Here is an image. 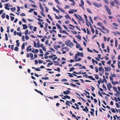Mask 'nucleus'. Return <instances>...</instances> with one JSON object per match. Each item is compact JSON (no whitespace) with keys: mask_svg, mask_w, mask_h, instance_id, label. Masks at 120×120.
<instances>
[{"mask_svg":"<svg viewBox=\"0 0 120 120\" xmlns=\"http://www.w3.org/2000/svg\"><path fill=\"white\" fill-rule=\"evenodd\" d=\"M35 9H33L32 8H31L29 11V12H32Z\"/></svg>","mask_w":120,"mask_h":120,"instance_id":"nucleus-61","label":"nucleus"},{"mask_svg":"<svg viewBox=\"0 0 120 120\" xmlns=\"http://www.w3.org/2000/svg\"><path fill=\"white\" fill-rule=\"evenodd\" d=\"M61 81L62 82H66L67 81V80L66 79H61Z\"/></svg>","mask_w":120,"mask_h":120,"instance_id":"nucleus-56","label":"nucleus"},{"mask_svg":"<svg viewBox=\"0 0 120 120\" xmlns=\"http://www.w3.org/2000/svg\"><path fill=\"white\" fill-rule=\"evenodd\" d=\"M71 31L72 33L74 34H77V32L75 31H74V32L73 31L71 30Z\"/></svg>","mask_w":120,"mask_h":120,"instance_id":"nucleus-59","label":"nucleus"},{"mask_svg":"<svg viewBox=\"0 0 120 120\" xmlns=\"http://www.w3.org/2000/svg\"><path fill=\"white\" fill-rule=\"evenodd\" d=\"M92 3L95 7L98 8H99V7H101L102 6L101 4H98L95 2H93Z\"/></svg>","mask_w":120,"mask_h":120,"instance_id":"nucleus-3","label":"nucleus"},{"mask_svg":"<svg viewBox=\"0 0 120 120\" xmlns=\"http://www.w3.org/2000/svg\"><path fill=\"white\" fill-rule=\"evenodd\" d=\"M80 2L82 5L83 6L84 5V2L82 0H81Z\"/></svg>","mask_w":120,"mask_h":120,"instance_id":"nucleus-55","label":"nucleus"},{"mask_svg":"<svg viewBox=\"0 0 120 120\" xmlns=\"http://www.w3.org/2000/svg\"><path fill=\"white\" fill-rule=\"evenodd\" d=\"M60 32V33H65V34H67L68 35H69V34L65 30H59Z\"/></svg>","mask_w":120,"mask_h":120,"instance_id":"nucleus-5","label":"nucleus"},{"mask_svg":"<svg viewBox=\"0 0 120 120\" xmlns=\"http://www.w3.org/2000/svg\"><path fill=\"white\" fill-rule=\"evenodd\" d=\"M70 84L71 86H72L73 87H76L77 86V87L78 88L79 87V86H77L75 84H74L73 83H70Z\"/></svg>","mask_w":120,"mask_h":120,"instance_id":"nucleus-15","label":"nucleus"},{"mask_svg":"<svg viewBox=\"0 0 120 120\" xmlns=\"http://www.w3.org/2000/svg\"><path fill=\"white\" fill-rule=\"evenodd\" d=\"M97 25L98 26H99L102 27L103 26L101 22H98L97 23Z\"/></svg>","mask_w":120,"mask_h":120,"instance_id":"nucleus-20","label":"nucleus"},{"mask_svg":"<svg viewBox=\"0 0 120 120\" xmlns=\"http://www.w3.org/2000/svg\"><path fill=\"white\" fill-rule=\"evenodd\" d=\"M38 63L39 64H41L43 63V60H38Z\"/></svg>","mask_w":120,"mask_h":120,"instance_id":"nucleus-46","label":"nucleus"},{"mask_svg":"<svg viewBox=\"0 0 120 120\" xmlns=\"http://www.w3.org/2000/svg\"><path fill=\"white\" fill-rule=\"evenodd\" d=\"M89 17L90 18V21L91 22V23L92 24H93V22L92 20V18L90 16H89Z\"/></svg>","mask_w":120,"mask_h":120,"instance_id":"nucleus-35","label":"nucleus"},{"mask_svg":"<svg viewBox=\"0 0 120 120\" xmlns=\"http://www.w3.org/2000/svg\"><path fill=\"white\" fill-rule=\"evenodd\" d=\"M101 28L104 31H105L107 30V28H105L103 26Z\"/></svg>","mask_w":120,"mask_h":120,"instance_id":"nucleus-51","label":"nucleus"},{"mask_svg":"<svg viewBox=\"0 0 120 120\" xmlns=\"http://www.w3.org/2000/svg\"><path fill=\"white\" fill-rule=\"evenodd\" d=\"M96 72H98V69L97 67H95L94 68Z\"/></svg>","mask_w":120,"mask_h":120,"instance_id":"nucleus-36","label":"nucleus"},{"mask_svg":"<svg viewBox=\"0 0 120 120\" xmlns=\"http://www.w3.org/2000/svg\"><path fill=\"white\" fill-rule=\"evenodd\" d=\"M11 18V20L12 21H13L15 19V17H14L10 16Z\"/></svg>","mask_w":120,"mask_h":120,"instance_id":"nucleus-62","label":"nucleus"},{"mask_svg":"<svg viewBox=\"0 0 120 120\" xmlns=\"http://www.w3.org/2000/svg\"><path fill=\"white\" fill-rule=\"evenodd\" d=\"M5 5H6V6H5V9H7V8L8 7H9V6L7 4H5Z\"/></svg>","mask_w":120,"mask_h":120,"instance_id":"nucleus-49","label":"nucleus"},{"mask_svg":"<svg viewBox=\"0 0 120 120\" xmlns=\"http://www.w3.org/2000/svg\"><path fill=\"white\" fill-rule=\"evenodd\" d=\"M65 43L67 46L70 47H72L71 46V45L69 43H68V42L65 41Z\"/></svg>","mask_w":120,"mask_h":120,"instance_id":"nucleus-14","label":"nucleus"},{"mask_svg":"<svg viewBox=\"0 0 120 120\" xmlns=\"http://www.w3.org/2000/svg\"><path fill=\"white\" fill-rule=\"evenodd\" d=\"M105 9L107 11L109 15H111V12L110 11V9L108 7V6L106 5H105Z\"/></svg>","mask_w":120,"mask_h":120,"instance_id":"nucleus-1","label":"nucleus"},{"mask_svg":"<svg viewBox=\"0 0 120 120\" xmlns=\"http://www.w3.org/2000/svg\"><path fill=\"white\" fill-rule=\"evenodd\" d=\"M54 14L55 15V18L56 19H60V18L58 16H56V15L55 14Z\"/></svg>","mask_w":120,"mask_h":120,"instance_id":"nucleus-52","label":"nucleus"},{"mask_svg":"<svg viewBox=\"0 0 120 120\" xmlns=\"http://www.w3.org/2000/svg\"><path fill=\"white\" fill-rule=\"evenodd\" d=\"M64 27V28L67 31H69V30H68V28L65 25H63Z\"/></svg>","mask_w":120,"mask_h":120,"instance_id":"nucleus-27","label":"nucleus"},{"mask_svg":"<svg viewBox=\"0 0 120 120\" xmlns=\"http://www.w3.org/2000/svg\"><path fill=\"white\" fill-rule=\"evenodd\" d=\"M113 90L114 91H115V92H116L117 90V88L116 87L113 86Z\"/></svg>","mask_w":120,"mask_h":120,"instance_id":"nucleus-34","label":"nucleus"},{"mask_svg":"<svg viewBox=\"0 0 120 120\" xmlns=\"http://www.w3.org/2000/svg\"><path fill=\"white\" fill-rule=\"evenodd\" d=\"M22 25L23 26V29L25 30L27 28V26L26 24H22Z\"/></svg>","mask_w":120,"mask_h":120,"instance_id":"nucleus-9","label":"nucleus"},{"mask_svg":"<svg viewBox=\"0 0 120 120\" xmlns=\"http://www.w3.org/2000/svg\"><path fill=\"white\" fill-rule=\"evenodd\" d=\"M19 49V48L18 47L16 46L15 47L14 50L15 51H17Z\"/></svg>","mask_w":120,"mask_h":120,"instance_id":"nucleus-47","label":"nucleus"},{"mask_svg":"<svg viewBox=\"0 0 120 120\" xmlns=\"http://www.w3.org/2000/svg\"><path fill=\"white\" fill-rule=\"evenodd\" d=\"M64 97L65 98L70 99V97L69 96L66 95L64 96Z\"/></svg>","mask_w":120,"mask_h":120,"instance_id":"nucleus-22","label":"nucleus"},{"mask_svg":"<svg viewBox=\"0 0 120 120\" xmlns=\"http://www.w3.org/2000/svg\"><path fill=\"white\" fill-rule=\"evenodd\" d=\"M16 8L15 7L10 8L11 10L13 12L15 11L16 10Z\"/></svg>","mask_w":120,"mask_h":120,"instance_id":"nucleus-16","label":"nucleus"},{"mask_svg":"<svg viewBox=\"0 0 120 120\" xmlns=\"http://www.w3.org/2000/svg\"><path fill=\"white\" fill-rule=\"evenodd\" d=\"M117 40H116L115 41V47H116L117 46Z\"/></svg>","mask_w":120,"mask_h":120,"instance_id":"nucleus-33","label":"nucleus"},{"mask_svg":"<svg viewBox=\"0 0 120 120\" xmlns=\"http://www.w3.org/2000/svg\"><path fill=\"white\" fill-rule=\"evenodd\" d=\"M38 24L40 25V26L41 28H42L43 27V25L41 24V22H38Z\"/></svg>","mask_w":120,"mask_h":120,"instance_id":"nucleus-17","label":"nucleus"},{"mask_svg":"<svg viewBox=\"0 0 120 120\" xmlns=\"http://www.w3.org/2000/svg\"><path fill=\"white\" fill-rule=\"evenodd\" d=\"M30 57L31 58V60H32L34 59L33 58L34 55L32 53H30Z\"/></svg>","mask_w":120,"mask_h":120,"instance_id":"nucleus-10","label":"nucleus"},{"mask_svg":"<svg viewBox=\"0 0 120 120\" xmlns=\"http://www.w3.org/2000/svg\"><path fill=\"white\" fill-rule=\"evenodd\" d=\"M33 43H34V47H37V44H36V43H35V41H33Z\"/></svg>","mask_w":120,"mask_h":120,"instance_id":"nucleus-63","label":"nucleus"},{"mask_svg":"<svg viewBox=\"0 0 120 120\" xmlns=\"http://www.w3.org/2000/svg\"><path fill=\"white\" fill-rule=\"evenodd\" d=\"M94 26L96 29H99L101 31H101H102V30L101 29L99 28V27H97V28H96V26H95L94 25Z\"/></svg>","mask_w":120,"mask_h":120,"instance_id":"nucleus-43","label":"nucleus"},{"mask_svg":"<svg viewBox=\"0 0 120 120\" xmlns=\"http://www.w3.org/2000/svg\"><path fill=\"white\" fill-rule=\"evenodd\" d=\"M42 79H45V80H48L49 79V78L48 77H46L45 78L42 77L41 78Z\"/></svg>","mask_w":120,"mask_h":120,"instance_id":"nucleus-39","label":"nucleus"},{"mask_svg":"<svg viewBox=\"0 0 120 120\" xmlns=\"http://www.w3.org/2000/svg\"><path fill=\"white\" fill-rule=\"evenodd\" d=\"M107 87H109L110 88H112V85L111 83L109 82V83L108 84H107Z\"/></svg>","mask_w":120,"mask_h":120,"instance_id":"nucleus-13","label":"nucleus"},{"mask_svg":"<svg viewBox=\"0 0 120 120\" xmlns=\"http://www.w3.org/2000/svg\"><path fill=\"white\" fill-rule=\"evenodd\" d=\"M5 40L6 41H7L8 40V35L7 34H5Z\"/></svg>","mask_w":120,"mask_h":120,"instance_id":"nucleus-28","label":"nucleus"},{"mask_svg":"<svg viewBox=\"0 0 120 120\" xmlns=\"http://www.w3.org/2000/svg\"><path fill=\"white\" fill-rule=\"evenodd\" d=\"M79 97V98H81V99L82 100V101H84V102H86L87 101L86 100H85L83 98H82L81 97Z\"/></svg>","mask_w":120,"mask_h":120,"instance_id":"nucleus-37","label":"nucleus"},{"mask_svg":"<svg viewBox=\"0 0 120 120\" xmlns=\"http://www.w3.org/2000/svg\"><path fill=\"white\" fill-rule=\"evenodd\" d=\"M83 76H85L86 78H91V77L90 76H88V75H87V74H86L85 75H83Z\"/></svg>","mask_w":120,"mask_h":120,"instance_id":"nucleus-25","label":"nucleus"},{"mask_svg":"<svg viewBox=\"0 0 120 120\" xmlns=\"http://www.w3.org/2000/svg\"><path fill=\"white\" fill-rule=\"evenodd\" d=\"M31 6L33 7H34V8H36L37 7V6L35 5V4H31Z\"/></svg>","mask_w":120,"mask_h":120,"instance_id":"nucleus-57","label":"nucleus"},{"mask_svg":"<svg viewBox=\"0 0 120 120\" xmlns=\"http://www.w3.org/2000/svg\"><path fill=\"white\" fill-rule=\"evenodd\" d=\"M28 26L30 29H32L33 27V26H31L30 24H29L28 25Z\"/></svg>","mask_w":120,"mask_h":120,"instance_id":"nucleus-32","label":"nucleus"},{"mask_svg":"<svg viewBox=\"0 0 120 120\" xmlns=\"http://www.w3.org/2000/svg\"><path fill=\"white\" fill-rule=\"evenodd\" d=\"M86 10L87 12L90 14L92 13V12L90 9H89V8H87L86 9Z\"/></svg>","mask_w":120,"mask_h":120,"instance_id":"nucleus-24","label":"nucleus"},{"mask_svg":"<svg viewBox=\"0 0 120 120\" xmlns=\"http://www.w3.org/2000/svg\"><path fill=\"white\" fill-rule=\"evenodd\" d=\"M25 45H24V43H23L22 44V49H23L25 48Z\"/></svg>","mask_w":120,"mask_h":120,"instance_id":"nucleus-30","label":"nucleus"},{"mask_svg":"<svg viewBox=\"0 0 120 120\" xmlns=\"http://www.w3.org/2000/svg\"><path fill=\"white\" fill-rule=\"evenodd\" d=\"M10 28V26H8L7 27V32L8 33H9V29Z\"/></svg>","mask_w":120,"mask_h":120,"instance_id":"nucleus-64","label":"nucleus"},{"mask_svg":"<svg viewBox=\"0 0 120 120\" xmlns=\"http://www.w3.org/2000/svg\"><path fill=\"white\" fill-rule=\"evenodd\" d=\"M59 10H60L61 12H62L63 13H64L65 12V11H64V10L61 8H60Z\"/></svg>","mask_w":120,"mask_h":120,"instance_id":"nucleus-53","label":"nucleus"},{"mask_svg":"<svg viewBox=\"0 0 120 120\" xmlns=\"http://www.w3.org/2000/svg\"><path fill=\"white\" fill-rule=\"evenodd\" d=\"M74 16L76 17V18L78 20L80 21H82L83 20V19L82 18V17L80 16L79 15H78L79 16V17H78L76 14L74 13Z\"/></svg>","mask_w":120,"mask_h":120,"instance_id":"nucleus-2","label":"nucleus"},{"mask_svg":"<svg viewBox=\"0 0 120 120\" xmlns=\"http://www.w3.org/2000/svg\"><path fill=\"white\" fill-rule=\"evenodd\" d=\"M79 67H82V68H79V69H82L83 68H84L85 69L86 68V67L85 66H82V65L81 64H79Z\"/></svg>","mask_w":120,"mask_h":120,"instance_id":"nucleus-8","label":"nucleus"},{"mask_svg":"<svg viewBox=\"0 0 120 120\" xmlns=\"http://www.w3.org/2000/svg\"><path fill=\"white\" fill-rule=\"evenodd\" d=\"M103 68V67H102L101 66L100 67H99V71H101V70H102V69Z\"/></svg>","mask_w":120,"mask_h":120,"instance_id":"nucleus-38","label":"nucleus"},{"mask_svg":"<svg viewBox=\"0 0 120 120\" xmlns=\"http://www.w3.org/2000/svg\"><path fill=\"white\" fill-rule=\"evenodd\" d=\"M41 14L42 16L45 17V14L42 12V11H41Z\"/></svg>","mask_w":120,"mask_h":120,"instance_id":"nucleus-48","label":"nucleus"},{"mask_svg":"<svg viewBox=\"0 0 120 120\" xmlns=\"http://www.w3.org/2000/svg\"><path fill=\"white\" fill-rule=\"evenodd\" d=\"M39 7L40 8V9L42 11H44V9L43 7H42V4L40 2H39Z\"/></svg>","mask_w":120,"mask_h":120,"instance_id":"nucleus-6","label":"nucleus"},{"mask_svg":"<svg viewBox=\"0 0 120 120\" xmlns=\"http://www.w3.org/2000/svg\"><path fill=\"white\" fill-rule=\"evenodd\" d=\"M70 91L69 90H67L66 91H64L63 92L64 94H68L70 93Z\"/></svg>","mask_w":120,"mask_h":120,"instance_id":"nucleus-4","label":"nucleus"},{"mask_svg":"<svg viewBox=\"0 0 120 120\" xmlns=\"http://www.w3.org/2000/svg\"><path fill=\"white\" fill-rule=\"evenodd\" d=\"M94 75L95 76V78L97 79H99L98 75V74H94Z\"/></svg>","mask_w":120,"mask_h":120,"instance_id":"nucleus-21","label":"nucleus"},{"mask_svg":"<svg viewBox=\"0 0 120 120\" xmlns=\"http://www.w3.org/2000/svg\"><path fill=\"white\" fill-rule=\"evenodd\" d=\"M113 25L115 26H118V25L116 23L113 22Z\"/></svg>","mask_w":120,"mask_h":120,"instance_id":"nucleus-42","label":"nucleus"},{"mask_svg":"<svg viewBox=\"0 0 120 120\" xmlns=\"http://www.w3.org/2000/svg\"><path fill=\"white\" fill-rule=\"evenodd\" d=\"M77 44L79 46H78L77 45H76V47L78 49H79V48L80 47V48H81V46L78 43Z\"/></svg>","mask_w":120,"mask_h":120,"instance_id":"nucleus-41","label":"nucleus"},{"mask_svg":"<svg viewBox=\"0 0 120 120\" xmlns=\"http://www.w3.org/2000/svg\"><path fill=\"white\" fill-rule=\"evenodd\" d=\"M91 30L93 34L95 32V30L93 29V27H91Z\"/></svg>","mask_w":120,"mask_h":120,"instance_id":"nucleus-58","label":"nucleus"},{"mask_svg":"<svg viewBox=\"0 0 120 120\" xmlns=\"http://www.w3.org/2000/svg\"><path fill=\"white\" fill-rule=\"evenodd\" d=\"M86 2L87 3L89 4L90 5H92L91 3L89 1L87 0L86 1Z\"/></svg>","mask_w":120,"mask_h":120,"instance_id":"nucleus-54","label":"nucleus"},{"mask_svg":"<svg viewBox=\"0 0 120 120\" xmlns=\"http://www.w3.org/2000/svg\"><path fill=\"white\" fill-rule=\"evenodd\" d=\"M67 73L69 75H68V76L70 77H72L74 76L73 75H72V74L71 73Z\"/></svg>","mask_w":120,"mask_h":120,"instance_id":"nucleus-29","label":"nucleus"},{"mask_svg":"<svg viewBox=\"0 0 120 120\" xmlns=\"http://www.w3.org/2000/svg\"><path fill=\"white\" fill-rule=\"evenodd\" d=\"M56 26L57 27V28L61 30L62 29V28L60 27V25L58 23H56Z\"/></svg>","mask_w":120,"mask_h":120,"instance_id":"nucleus-12","label":"nucleus"},{"mask_svg":"<svg viewBox=\"0 0 120 120\" xmlns=\"http://www.w3.org/2000/svg\"><path fill=\"white\" fill-rule=\"evenodd\" d=\"M6 15L5 12H3L2 15V17L3 19L5 18V17Z\"/></svg>","mask_w":120,"mask_h":120,"instance_id":"nucleus-18","label":"nucleus"},{"mask_svg":"<svg viewBox=\"0 0 120 120\" xmlns=\"http://www.w3.org/2000/svg\"><path fill=\"white\" fill-rule=\"evenodd\" d=\"M87 50L89 52H93V51L92 50H90L88 48H87Z\"/></svg>","mask_w":120,"mask_h":120,"instance_id":"nucleus-40","label":"nucleus"},{"mask_svg":"<svg viewBox=\"0 0 120 120\" xmlns=\"http://www.w3.org/2000/svg\"><path fill=\"white\" fill-rule=\"evenodd\" d=\"M74 67H73L72 68H70V71H73L75 69V68H74Z\"/></svg>","mask_w":120,"mask_h":120,"instance_id":"nucleus-26","label":"nucleus"},{"mask_svg":"<svg viewBox=\"0 0 120 120\" xmlns=\"http://www.w3.org/2000/svg\"><path fill=\"white\" fill-rule=\"evenodd\" d=\"M114 2L117 5H120V4L117 0H114Z\"/></svg>","mask_w":120,"mask_h":120,"instance_id":"nucleus-11","label":"nucleus"},{"mask_svg":"<svg viewBox=\"0 0 120 120\" xmlns=\"http://www.w3.org/2000/svg\"><path fill=\"white\" fill-rule=\"evenodd\" d=\"M111 62V60H109L107 62V64H110Z\"/></svg>","mask_w":120,"mask_h":120,"instance_id":"nucleus-60","label":"nucleus"},{"mask_svg":"<svg viewBox=\"0 0 120 120\" xmlns=\"http://www.w3.org/2000/svg\"><path fill=\"white\" fill-rule=\"evenodd\" d=\"M45 11H46L47 12H48V10H49V9H48V8L47 7H46V6H45Z\"/></svg>","mask_w":120,"mask_h":120,"instance_id":"nucleus-50","label":"nucleus"},{"mask_svg":"<svg viewBox=\"0 0 120 120\" xmlns=\"http://www.w3.org/2000/svg\"><path fill=\"white\" fill-rule=\"evenodd\" d=\"M110 110L112 111V112L113 113H115L116 112V111L114 108H110Z\"/></svg>","mask_w":120,"mask_h":120,"instance_id":"nucleus-31","label":"nucleus"},{"mask_svg":"<svg viewBox=\"0 0 120 120\" xmlns=\"http://www.w3.org/2000/svg\"><path fill=\"white\" fill-rule=\"evenodd\" d=\"M78 35L79 36H77V35H76L75 36V37H76L77 38H78L79 39L81 40V37L80 36V35H79V34H78Z\"/></svg>","mask_w":120,"mask_h":120,"instance_id":"nucleus-19","label":"nucleus"},{"mask_svg":"<svg viewBox=\"0 0 120 120\" xmlns=\"http://www.w3.org/2000/svg\"><path fill=\"white\" fill-rule=\"evenodd\" d=\"M32 68L33 69H35L36 71H40L41 70L40 69V68H36L34 67H32Z\"/></svg>","mask_w":120,"mask_h":120,"instance_id":"nucleus-7","label":"nucleus"},{"mask_svg":"<svg viewBox=\"0 0 120 120\" xmlns=\"http://www.w3.org/2000/svg\"><path fill=\"white\" fill-rule=\"evenodd\" d=\"M104 68L105 69V71L106 72H108L109 71V70L108 69V68L105 67H104Z\"/></svg>","mask_w":120,"mask_h":120,"instance_id":"nucleus-45","label":"nucleus"},{"mask_svg":"<svg viewBox=\"0 0 120 120\" xmlns=\"http://www.w3.org/2000/svg\"><path fill=\"white\" fill-rule=\"evenodd\" d=\"M114 1H112V2L110 3V4L111 5L113 6H115V5L114 3Z\"/></svg>","mask_w":120,"mask_h":120,"instance_id":"nucleus-23","label":"nucleus"},{"mask_svg":"<svg viewBox=\"0 0 120 120\" xmlns=\"http://www.w3.org/2000/svg\"><path fill=\"white\" fill-rule=\"evenodd\" d=\"M28 30H26V31H25V35H27L28 34Z\"/></svg>","mask_w":120,"mask_h":120,"instance_id":"nucleus-44","label":"nucleus"}]
</instances>
